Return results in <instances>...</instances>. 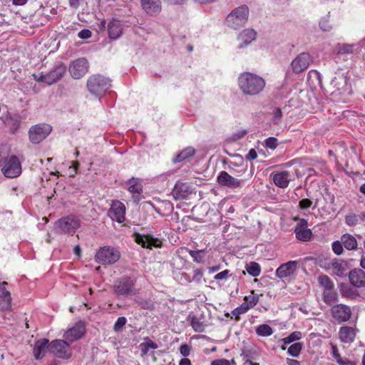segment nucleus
Masks as SVG:
<instances>
[{"label": "nucleus", "mask_w": 365, "mask_h": 365, "mask_svg": "<svg viewBox=\"0 0 365 365\" xmlns=\"http://www.w3.org/2000/svg\"><path fill=\"white\" fill-rule=\"evenodd\" d=\"M52 127L47 123H38L32 125L28 132L29 138L32 144H38L51 132Z\"/></svg>", "instance_id": "nucleus-8"}, {"label": "nucleus", "mask_w": 365, "mask_h": 365, "mask_svg": "<svg viewBox=\"0 0 365 365\" xmlns=\"http://www.w3.org/2000/svg\"><path fill=\"white\" fill-rule=\"evenodd\" d=\"M329 267L331 269L333 274L340 277L346 276L349 269L346 262L337 259L331 261Z\"/></svg>", "instance_id": "nucleus-21"}, {"label": "nucleus", "mask_w": 365, "mask_h": 365, "mask_svg": "<svg viewBox=\"0 0 365 365\" xmlns=\"http://www.w3.org/2000/svg\"><path fill=\"white\" fill-rule=\"evenodd\" d=\"M331 312L333 318L338 323H342L348 321L351 315L350 307L342 304L334 306L331 308Z\"/></svg>", "instance_id": "nucleus-14"}, {"label": "nucleus", "mask_w": 365, "mask_h": 365, "mask_svg": "<svg viewBox=\"0 0 365 365\" xmlns=\"http://www.w3.org/2000/svg\"><path fill=\"white\" fill-rule=\"evenodd\" d=\"M89 63L86 58H79L73 61L68 67L71 76L75 79L83 77L88 71Z\"/></svg>", "instance_id": "nucleus-12"}, {"label": "nucleus", "mask_w": 365, "mask_h": 365, "mask_svg": "<svg viewBox=\"0 0 365 365\" xmlns=\"http://www.w3.org/2000/svg\"><path fill=\"white\" fill-rule=\"evenodd\" d=\"M264 146L268 148L274 149L277 146V140L275 138L269 137L266 139Z\"/></svg>", "instance_id": "nucleus-49"}, {"label": "nucleus", "mask_w": 365, "mask_h": 365, "mask_svg": "<svg viewBox=\"0 0 365 365\" xmlns=\"http://www.w3.org/2000/svg\"><path fill=\"white\" fill-rule=\"evenodd\" d=\"M312 204V202L309 199H303L299 201V206L302 209H307Z\"/></svg>", "instance_id": "nucleus-55"}, {"label": "nucleus", "mask_w": 365, "mask_h": 365, "mask_svg": "<svg viewBox=\"0 0 365 365\" xmlns=\"http://www.w3.org/2000/svg\"><path fill=\"white\" fill-rule=\"evenodd\" d=\"M92 36V32L89 29H82L78 32V36L82 39H88Z\"/></svg>", "instance_id": "nucleus-50"}, {"label": "nucleus", "mask_w": 365, "mask_h": 365, "mask_svg": "<svg viewBox=\"0 0 365 365\" xmlns=\"http://www.w3.org/2000/svg\"><path fill=\"white\" fill-rule=\"evenodd\" d=\"M249 8L247 5H241L233 9L226 17L227 26L238 29L244 26L249 19Z\"/></svg>", "instance_id": "nucleus-3"}, {"label": "nucleus", "mask_w": 365, "mask_h": 365, "mask_svg": "<svg viewBox=\"0 0 365 365\" xmlns=\"http://www.w3.org/2000/svg\"><path fill=\"white\" fill-rule=\"evenodd\" d=\"M247 272L252 277H258L260 274L261 269L258 263L252 262L247 267Z\"/></svg>", "instance_id": "nucleus-43"}, {"label": "nucleus", "mask_w": 365, "mask_h": 365, "mask_svg": "<svg viewBox=\"0 0 365 365\" xmlns=\"http://www.w3.org/2000/svg\"><path fill=\"white\" fill-rule=\"evenodd\" d=\"M230 271L228 269H225L220 273H217L214 279L215 280H222L223 279L227 278L229 275Z\"/></svg>", "instance_id": "nucleus-53"}, {"label": "nucleus", "mask_w": 365, "mask_h": 365, "mask_svg": "<svg viewBox=\"0 0 365 365\" xmlns=\"http://www.w3.org/2000/svg\"><path fill=\"white\" fill-rule=\"evenodd\" d=\"M108 215L113 221L123 223L125 220V206L118 200H113Z\"/></svg>", "instance_id": "nucleus-13"}, {"label": "nucleus", "mask_w": 365, "mask_h": 365, "mask_svg": "<svg viewBox=\"0 0 365 365\" xmlns=\"http://www.w3.org/2000/svg\"><path fill=\"white\" fill-rule=\"evenodd\" d=\"M203 250H190L189 252V254L190 256L193 258L194 261L197 263H202L203 262V255L202 253L203 252Z\"/></svg>", "instance_id": "nucleus-46"}, {"label": "nucleus", "mask_w": 365, "mask_h": 365, "mask_svg": "<svg viewBox=\"0 0 365 365\" xmlns=\"http://www.w3.org/2000/svg\"><path fill=\"white\" fill-rule=\"evenodd\" d=\"M257 32L252 29H245L241 31L238 36V40L242 41V44L239 46L240 48L245 47L255 40Z\"/></svg>", "instance_id": "nucleus-25"}, {"label": "nucleus", "mask_w": 365, "mask_h": 365, "mask_svg": "<svg viewBox=\"0 0 365 365\" xmlns=\"http://www.w3.org/2000/svg\"><path fill=\"white\" fill-rule=\"evenodd\" d=\"M256 333L259 336H269L272 334V327L268 324H261L256 329Z\"/></svg>", "instance_id": "nucleus-42"}, {"label": "nucleus", "mask_w": 365, "mask_h": 365, "mask_svg": "<svg viewBox=\"0 0 365 365\" xmlns=\"http://www.w3.org/2000/svg\"><path fill=\"white\" fill-rule=\"evenodd\" d=\"M318 282L321 287L324 288V290L334 289V284L331 279L327 275H320L318 277Z\"/></svg>", "instance_id": "nucleus-41"}, {"label": "nucleus", "mask_w": 365, "mask_h": 365, "mask_svg": "<svg viewBox=\"0 0 365 365\" xmlns=\"http://www.w3.org/2000/svg\"><path fill=\"white\" fill-rule=\"evenodd\" d=\"M297 340V331H293L289 336L282 339L279 342L281 343V348L282 350L286 349V346Z\"/></svg>", "instance_id": "nucleus-44"}, {"label": "nucleus", "mask_w": 365, "mask_h": 365, "mask_svg": "<svg viewBox=\"0 0 365 365\" xmlns=\"http://www.w3.org/2000/svg\"><path fill=\"white\" fill-rule=\"evenodd\" d=\"M340 292L343 297L349 299H355L359 296L358 291L348 284H341L340 286Z\"/></svg>", "instance_id": "nucleus-35"}, {"label": "nucleus", "mask_w": 365, "mask_h": 365, "mask_svg": "<svg viewBox=\"0 0 365 365\" xmlns=\"http://www.w3.org/2000/svg\"><path fill=\"white\" fill-rule=\"evenodd\" d=\"M145 342H143L139 345V349L141 352L142 356H145L150 349H156L158 347V344L149 338H145Z\"/></svg>", "instance_id": "nucleus-34"}, {"label": "nucleus", "mask_w": 365, "mask_h": 365, "mask_svg": "<svg viewBox=\"0 0 365 365\" xmlns=\"http://www.w3.org/2000/svg\"><path fill=\"white\" fill-rule=\"evenodd\" d=\"M180 353H181L183 356H187V355L189 354V351H190V350H189L188 346H187V344H182V345H181V346H180Z\"/></svg>", "instance_id": "nucleus-61"}, {"label": "nucleus", "mask_w": 365, "mask_h": 365, "mask_svg": "<svg viewBox=\"0 0 365 365\" xmlns=\"http://www.w3.org/2000/svg\"><path fill=\"white\" fill-rule=\"evenodd\" d=\"M145 248L161 247L162 241L158 238H155L150 235H145Z\"/></svg>", "instance_id": "nucleus-38"}, {"label": "nucleus", "mask_w": 365, "mask_h": 365, "mask_svg": "<svg viewBox=\"0 0 365 365\" xmlns=\"http://www.w3.org/2000/svg\"><path fill=\"white\" fill-rule=\"evenodd\" d=\"M358 44L338 43L337 51L339 54H353L358 51Z\"/></svg>", "instance_id": "nucleus-30"}, {"label": "nucleus", "mask_w": 365, "mask_h": 365, "mask_svg": "<svg viewBox=\"0 0 365 365\" xmlns=\"http://www.w3.org/2000/svg\"><path fill=\"white\" fill-rule=\"evenodd\" d=\"M191 193L190 186L182 182H177L172 190V195L176 200L187 199Z\"/></svg>", "instance_id": "nucleus-16"}, {"label": "nucleus", "mask_w": 365, "mask_h": 365, "mask_svg": "<svg viewBox=\"0 0 365 365\" xmlns=\"http://www.w3.org/2000/svg\"><path fill=\"white\" fill-rule=\"evenodd\" d=\"M195 154V150L192 147H187L180 151L173 159L174 163H180L192 157Z\"/></svg>", "instance_id": "nucleus-32"}, {"label": "nucleus", "mask_w": 365, "mask_h": 365, "mask_svg": "<svg viewBox=\"0 0 365 365\" xmlns=\"http://www.w3.org/2000/svg\"><path fill=\"white\" fill-rule=\"evenodd\" d=\"M127 322V319L125 317H120L117 319L116 322L113 325V331L115 332H120L123 330Z\"/></svg>", "instance_id": "nucleus-45"}, {"label": "nucleus", "mask_w": 365, "mask_h": 365, "mask_svg": "<svg viewBox=\"0 0 365 365\" xmlns=\"http://www.w3.org/2000/svg\"><path fill=\"white\" fill-rule=\"evenodd\" d=\"M289 175L287 172H282L273 175V181L276 185L280 187H286L289 182Z\"/></svg>", "instance_id": "nucleus-29"}, {"label": "nucleus", "mask_w": 365, "mask_h": 365, "mask_svg": "<svg viewBox=\"0 0 365 365\" xmlns=\"http://www.w3.org/2000/svg\"><path fill=\"white\" fill-rule=\"evenodd\" d=\"M345 221H346V225H348L349 226H354L359 221L358 215H355V214H352V213L349 214L346 216Z\"/></svg>", "instance_id": "nucleus-47"}, {"label": "nucleus", "mask_w": 365, "mask_h": 365, "mask_svg": "<svg viewBox=\"0 0 365 365\" xmlns=\"http://www.w3.org/2000/svg\"><path fill=\"white\" fill-rule=\"evenodd\" d=\"M273 115L274 117V121L278 120L282 117V111L280 108H275L273 110Z\"/></svg>", "instance_id": "nucleus-60"}, {"label": "nucleus", "mask_w": 365, "mask_h": 365, "mask_svg": "<svg viewBox=\"0 0 365 365\" xmlns=\"http://www.w3.org/2000/svg\"><path fill=\"white\" fill-rule=\"evenodd\" d=\"M85 333V327L83 324H77L68 329L64 334L66 340L73 342L81 338Z\"/></svg>", "instance_id": "nucleus-22"}, {"label": "nucleus", "mask_w": 365, "mask_h": 365, "mask_svg": "<svg viewBox=\"0 0 365 365\" xmlns=\"http://www.w3.org/2000/svg\"><path fill=\"white\" fill-rule=\"evenodd\" d=\"M120 252L114 247L106 246L101 248L95 255V259L102 264H112L118 261Z\"/></svg>", "instance_id": "nucleus-7"}, {"label": "nucleus", "mask_w": 365, "mask_h": 365, "mask_svg": "<svg viewBox=\"0 0 365 365\" xmlns=\"http://www.w3.org/2000/svg\"><path fill=\"white\" fill-rule=\"evenodd\" d=\"M86 86L89 92L98 96L103 94L110 86V80L100 74H93L87 80Z\"/></svg>", "instance_id": "nucleus-5"}, {"label": "nucleus", "mask_w": 365, "mask_h": 365, "mask_svg": "<svg viewBox=\"0 0 365 365\" xmlns=\"http://www.w3.org/2000/svg\"><path fill=\"white\" fill-rule=\"evenodd\" d=\"M66 71V66L61 61L56 62L52 69L46 74H33L34 80L37 82H44L52 85L63 78Z\"/></svg>", "instance_id": "nucleus-4"}, {"label": "nucleus", "mask_w": 365, "mask_h": 365, "mask_svg": "<svg viewBox=\"0 0 365 365\" xmlns=\"http://www.w3.org/2000/svg\"><path fill=\"white\" fill-rule=\"evenodd\" d=\"M236 309L241 315V314L246 313L249 309H250V308L249 307V306L247 304H245L244 302L240 306L237 307L236 308Z\"/></svg>", "instance_id": "nucleus-56"}, {"label": "nucleus", "mask_w": 365, "mask_h": 365, "mask_svg": "<svg viewBox=\"0 0 365 365\" xmlns=\"http://www.w3.org/2000/svg\"><path fill=\"white\" fill-rule=\"evenodd\" d=\"M129 187L128 191L133 194L140 195L143 192V185L138 179L130 178L128 182Z\"/></svg>", "instance_id": "nucleus-36"}, {"label": "nucleus", "mask_w": 365, "mask_h": 365, "mask_svg": "<svg viewBox=\"0 0 365 365\" xmlns=\"http://www.w3.org/2000/svg\"><path fill=\"white\" fill-rule=\"evenodd\" d=\"M297 271V261H289L282 264L276 269V276L282 279L290 278Z\"/></svg>", "instance_id": "nucleus-15"}, {"label": "nucleus", "mask_w": 365, "mask_h": 365, "mask_svg": "<svg viewBox=\"0 0 365 365\" xmlns=\"http://www.w3.org/2000/svg\"><path fill=\"white\" fill-rule=\"evenodd\" d=\"M7 284L6 282H3L0 284V307L4 310H10L11 309V293L5 288V286Z\"/></svg>", "instance_id": "nucleus-23"}, {"label": "nucleus", "mask_w": 365, "mask_h": 365, "mask_svg": "<svg viewBox=\"0 0 365 365\" xmlns=\"http://www.w3.org/2000/svg\"><path fill=\"white\" fill-rule=\"evenodd\" d=\"M323 299L327 304H331L337 299V295L334 289L324 290Z\"/></svg>", "instance_id": "nucleus-37"}, {"label": "nucleus", "mask_w": 365, "mask_h": 365, "mask_svg": "<svg viewBox=\"0 0 365 365\" xmlns=\"http://www.w3.org/2000/svg\"><path fill=\"white\" fill-rule=\"evenodd\" d=\"M135 240L137 244L141 245L143 247H145V235L136 234Z\"/></svg>", "instance_id": "nucleus-52"}, {"label": "nucleus", "mask_w": 365, "mask_h": 365, "mask_svg": "<svg viewBox=\"0 0 365 365\" xmlns=\"http://www.w3.org/2000/svg\"><path fill=\"white\" fill-rule=\"evenodd\" d=\"M140 4L144 11L150 16L158 14L162 9L160 0H140Z\"/></svg>", "instance_id": "nucleus-18"}, {"label": "nucleus", "mask_w": 365, "mask_h": 365, "mask_svg": "<svg viewBox=\"0 0 365 365\" xmlns=\"http://www.w3.org/2000/svg\"><path fill=\"white\" fill-rule=\"evenodd\" d=\"M312 61V57L309 53H301L298 56V71H302L307 69Z\"/></svg>", "instance_id": "nucleus-33"}, {"label": "nucleus", "mask_w": 365, "mask_h": 365, "mask_svg": "<svg viewBox=\"0 0 365 365\" xmlns=\"http://www.w3.org/2000/svg\"><path fill=\"white\" fill-rule=\"evenodd\" d=\"M108 36L113 40L118 38L123 32V27L120 21L113 19L108 24Z\"/></svg>", "instance_id": "nucleus-24"}, {"label": "nucleus", "mask_w": 365, "mask_h": 365, "mask_svg": "<svg viewBox=\"0 0 365 365\" xmlns=\"http://www.w3.org/2000/svg\"><path fill=\"white\" fill-rule=\"evenodd\" d=\"M50 352L57 357L68 359L71 356L69 344L62 339H56L51 342L49 346Z\"/></svg>", "instance_id": "nucleus-11"}, {"label": "nucleus", "mask_w": 365, "mask_h": 365, "mask_svg": "<svg viewBox=\"0 0 365 365\" xmlns=\"http://www.w3.org/2000/svg\"><path fill=\"white\" fill-rule=\"evenodd\" d=\"M217 182L223 186L230 188H237L241 185V181L226 171H222L217 176Z\"/></svg>", "instance_id": "nucleus-19"}, {"label": "nucleus", "mask_w": 365, "mask_h": 365, "mask_svg": "<svg viewBox=\"0 0 365 365\" xmlns=\"http://www.w3.org/2000/svg\"><path fill=\"white\" fill-rule=\"evenodd\" d=\"M288 354L292 356H297V343L292 344L287 351Z\"/></svg>", "instance_id": "nucleus-59"}, {"label": "nucleus", "mask_w": 365, "mask_h": 365, "mask_svg": "<svg viewBox=\"0 0 365 365\" xmlns=\"http://www.w3.org/2000/svg\"><path fill=\"white\" fill-rule=\"evenodd\" d=\"M49 341L47 339H41L35 342L33 353L36 359H41L44 356V353L48 348Z\"/></svg>", "instance_id": "nucleus-26"}, {"label": "nucleus", "mask_w": 365, "mask_h": 365, "mask_svg": "<svg viewBox=\"0 0 365 365\" xmlns=\"http://www.w3.org/2000/svg\"><path fill=\"white\" fill-rule=\"evenodd\" d=\"M135 281L129 277H123L112 287L114 294L118 297L135 294Z\"/></svg>", "instance_id": "nucleus-10"}, {"label": "nucleus", "mask_w": 365, "mask_h": 365, "mask_svg": "<svg viewBox=\"0 0 365 365\" xmlns=\"http://www.w3.org/2000/svg\"><path fill=\"white\" fill-rule=\"evenodd\" d=\"M331 247H332L333 252L337 255H341L344 252L343 243L341 242V241L333 242L332 245H331Z\"/></svg>", "instance_id": "nucleus-48"}, {"label": "nucleus", "mask_w": 365, "mask_h": 365, "mask_svg": "<svg viewBox=\"0 0 365 365\" xmlns=\"http://www.w3.org/2000/svg\"><path fill=\"white\" fill-rule=\"evenodd\" d=\"M312 92L308 90H301L298 94V107H303L302 110L309 112L312 109Z\"/></svg>", "instance_id": "nucleus-20"}, {"label": "nucleus", "mask_w": 365, "mask_h": 365, "mask_svg": "<svg viewBox=\"0 0 365 365\" xmlns=\"http://www.w3.org/2000/svg\"><path fill=\"white\" fill-rule=\"evenodd\" d=\"M350 283L356 288L365 287V272L359 268L351 270L349 273Z\"/></svg>", "instance_id": "nucleus-17"}, {"label": "nucleus", "mask_w": 365, "mask_h": 365, "mask_svg": "<svg viewBox=\"0 0 365 365\" xmlns=\"http://www.w3.org/2000/svg\"><path fill=\"white\" fill-rule=\"evenodd\" d=\"M1 171L5 177L14 178L21 173V164L16 155H11L4 158Z\"/></svg>", "instance_id": "nucleus-9"}, {"label": "nucleus", "mask_w": 365, "mask_h": 365, "mask_svg": "<svg viewBox=\"0 0 365 365\" xmlns=\"http://www.w3.org/2000/svg\"><path fill=\"white\" fill-rule=\"evenodd\" d=\"M20 127V121L17 119L13 120L11 124V133H15Z\"/></svg>", "instance_id": "nucleus-57"}, {"label": "nucleus", "mask_w": 365, "mask_h": 365, "mask_svg": "<svg viewBox=\"0 0 365 365\" xmlns=\"http://www.w3.org/2000/svg\"><path fill=\"white\" fill-rule=\"evenodd\" d=\"M56 228L61 233L73 235L81 227V222L74 215H68L61 217L56 222Z\"/></svg>", "instance_id": "nucleus-6"}, {"label": "nucleus", "mask_w": 365, "mask_h": 365, "mask_svg": "<svg viewBox=\"0 0 365 365\" xmlns=\"http://www.w3.org/2000/svg\"><path fill=\"white\" fill-rule=\"evenodd\" d=\"M179 365H191V362L189 359L183 358L180 360Z\"/></svg>", "instance_id": "nucleus-64"}, {"label": "nucleus", "mask_w": 365, "mask_h": 365, "mask_svg": "<svg viewBox=\"0 0 365 365\" xmlns=\"http://www.w3.org/2000/svg\"><path fill=\"white\" fill-rule=\"evenodd\" d=\"M238 86L243 94L256 96L264 88L266 82L261 76L250 73H242L238 77Z\"/></svg>", "instance_id": "nucleus-1"}, {"label": "nucleus", "mask_w": 365, "mask_h": 365, "mask_svg": "<svg viewBox=\"0 0 365 365\" xmlns=\"http://www.w3.org/2000/svg\"><path fill=\"white\" fill-rule=\"evenodd\" d=\"M341 241L344 247L349 250H353L357 248L358 245L356 238L349 234L343 235L341 237Z\"/></svg>", "instance_id": "nucleus-31"}, {"label": "nucleus", "mask_w": 365, "mask_h": 365, "mask_svg": "<svg viewBox=\"0 0 365 365\" xmlns=\"http://www.w3.org/2000/svg\"><path fill=\"white\" fill-rule=\"evenodd\" d=\"M306 223L304 220H299L298 218V240L307 242L312 237L311 230L303 227V225Z\"/></svg>", "instance_id": "nucleus-28"}, {"label": "nucleus", "mask_w": 365, "mask_h": 365, "mask_svg": "<svg viewBox=\"0 0 365 365\" xmlns=\"http://www.w3.org/2000/svg\"><path fill=\"white\" fill-rule=\"evenodd\" d=\"M82 0H69V5L71 7L77 9L80 5Z\"/></svg>", "instance_id": "nucleus-62"}, {"label": "nucleus", "mask_w": 365, "mask_h": 365, "mask_svg": "<svg viewBox=\"0 0 365 365\" xmlns=\"http://www.w3.org/2000/svg\"><path fill=\"white\" fill-rule=\"evenodd\" d=\"M320 28L325 31H329L331 29V25L329 24L328 20L327 19H324L321 20L319 22Z\"/></svg>", "instance_id": "nucleus-51"}, {"label": "nucleus", "mask_w": 365, "mask_h": 365, "mask_svg": "<svg viewBox=\"0 0 365 365\" xmlns=\"http://www.w3.org/2000/svg\"><path fill=\"white\" fill-rule=\"evenodd\" d=\"M212 365H230V361L225 359H217L212 362Z\"/></svg>", "instance_id": "nucleus-58"}, {"label": "nucleus", "mask_w": 365, "mask_h": 365, "mask_svg": "<svg viewBox=\"0 0 365 365\" xmlns=\"http://www.w3.org/2000/svg\"><path fill=\"white\" fill-rule=\"evenodd\" d=\"M251 294L252 295L245 296L244 297V300L245 301V303L247 304L250 309L255 307L258 304L259 300V297L258 294H255V290H252Z\"/></svg>", "instance_id": "nucleus-40"}, {"label": "nucleus", "mask_w": 365, "mask_h": 365, "mask_svg": "<svg viewBox=\"0 0 365 365\" xmlns=\"http://www.w3.org/2000/svg\"><path fill=\"white\" fill-rule=\"evenodd\" d=\"M190 325L196 332L201 333L205 331V324L195 316L191 317Z\"/></svg>", "instance_id": "nucleus-39"}, {"label": "nucleus", "mask_w": 365, "mask_h": 365, "mask_svg": "<svg viewBox=\"0 0 365 365\" xmlns=\"http://www.w3.org/2000/svg\"><path fill=\"white\" fill-rule=\"evenodd\" d=\"M257 158V151L252 148L249 150L248 153L246 155L245 158L248 160H253Z\"/></svg>", "instance_id": "nucleus-54"}, {"label": "nucleus", "mask_w": 365, "mask_h": 365, "mask_svg": "<svg viewBox=\"0 0 365 365\" xmlns=\"http://www.w3.org/2000/svg\"><path fill=\"white\" fill-rule=\"evenodd\" d=\"M331 96L334 101L345 102L351 94V89L347 85V78L344 75L335 76L331 81Z\"/></svg>", "instance_id": "nucleus-2"}, {"label": "nucleus", "mask_w": 365, "mask_h": 365, "mask_svg": "<svg viewBox=\"0 0 365 365\" xmlns=\"http://www.w3.org/2000/svg\"><path fill=\"white\" fill-rule=\"evenodd\" d=\"M339 338L344 343H351L356 336L355 330L350 327H343L339 329Z\"/></svg>", "instance_id": "nucleus-27"}, {"label": "nucleus", "mask_w": 365, "mask_h": 365, "mask_svg": "<svg viewBox=\"0 0 365 365\" xmlns=\"http://www.w3.org/2000/svg\"><path fill=\"white\" fill-rule=\"evenodd\" d=\"M247 131L246 130L239 131L238 133L234 134V138L237 140L243 138L247 134Z\"/></svg>", "instance_id": "nucleus-63"}]
</instances>
